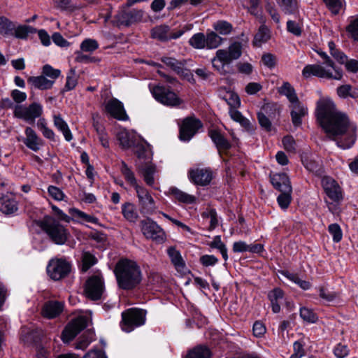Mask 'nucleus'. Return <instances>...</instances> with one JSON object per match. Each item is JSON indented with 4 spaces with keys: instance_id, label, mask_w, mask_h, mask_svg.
Instances as JSON below:
<instances>
[{
    "instance_id": "7ed1b4c3",
    "label": "nucleus",
    "mask_w": 358,
    "mask_h": 358,
    "mask_svg": "<svg viewBox=\"0 0 358 358\" xmlns=\"http://www.w3.org/2000/svg\"><path fill=\"white\" fill-rule=\"evenodd\" d=\"M116 138L122 148L127 150L136 148L138 159L145 157L150 161L152 157L150 145L134 130L121 127L116 132Z\"/></svg>"
},
{
    "instance_id": "2f4dec72",
    "label": "nucleus",
    "mask_w": 358,
    "mask_h": 358,
    "mask_svg": "<svg viewBox=\"0 0 358 358\" xmlns=\"http://www.w3.org/2000/svg\"><path fill=\"white\" fill-rule=\"evenodd\" d=\"M42 336V331L38 329L29 330L27 328H23L21 332V340L24 343L31 345L37 343Z\"/></svg>"
},
{
    "instance_id": "2eb2a0df",
    "label": "nucleus",
    "mask_w": 358,
    "mask_h": 358,
    "mask_svg": "<svg viewBox=\"0 0 358 358\" xmlns=\"http://www.w3.org/2000/svg\"><path fill=\"white\" fill-rule=\"evenodd\" d=\"M88 323V318L86 316H79L65 327L62 332V339L64 343H69L84 328H85Z\"/></svg>"
},
{
    "instance_id": "e2e57ef3",
    "label": "nucleus",
    "mask_w": 358,
    "mask_h": 358,
    "mask_svg": "<svg viewBox=\"0 0 358 358\" xmlns=\"http://www.w3.org/2000/svg\"><path fill=\"white\" fill-rule=\"evenodd\" d=\"M328 231L333 238L335 243H338L343 238V232L341 227L338 224H331L328 227Z\"/></svg>"
},
{
    "instance_id": "aec40b11",
    "label": "nucleus",
    "mask_w": 358,
    "mask_h": 358,
    "mask_svg": "<svg viewBox=\"0 0 358 358\" xmlns=\"http://www.w3.org/2000/svg\"><path fill=\"white\" fill-rule=\"evenodd\" d=\"M25 136H17V141H22L29 150L37 152L43 146L44 142L36 132L29 127H26L24 130Z\"/></svg>"
},
{
    "instance_id": "f257e3e1",
    "label": "nucleus",
    "mask_w": 358,
    "mask_h": 358,
    "mask_svg": "<svg viewBox=\"0 0 358 358\" xmlns=\"http://www.w3.org/2000/svg\"><path fill=\"white\" fill-rule=\"evenodd\" d=\"M317 120L327 136L343 149L350 148L356 141L357 127L348 116L336 108L329 98H321L317 102Z\"/></svg>"
},
{
    "instance_id": "dca6fc26",
    "label": "nucleus",
    "mask_w": 358,
    "mask_h": 358,
    "mask_svg": "<svg viewBox=\"0 0 358 358\" xmlns=\"http://www.w3.org/2000/svg\"><path fill=\"white\" fill-rule=\"evenodd\" d=\"M86 296L92 299H99L104 292V282L100 273H96L88 278L85 283Z\"/></svg>"
},
{
    "instance_id": "603ef678",
    "label": "nucleus",
    "mask_w": 358,
    "mask_h": 358,
    "mask_svg": "<svg viewBox=\"0 0 358 358\" xmlns=\"http://www.w3.org/2000/svg\"><path fill=\"white\" fill-rule=\"evenodd\" d=\"M99 43L95 39L85 38L80 45L82 52L92 53L99 48Z\"/></svg>"
},
{
    "instance_id": "f3484780",
    "label": "nucleus",
    "mask_w": 358,
    "mask_h": 358,
    "mask_svg": "<svg viewBox=\"0 0 358 358\" xmlns=\"http://www.w3.org/2000/svg\"><path fill=\"white\" fill-rule=\"evenodd\" d=\"M141 208V213L149 215L154 214L157 210L155 201L147 189L143 186L136 187L135 189Z\"/></svg>"
},
{
    "instance_id": "4c0bfd02",
    "label": "nucleus",
    "mask_w": 358,
    "mask_h": 358,
    "mask_svg": "<svg viewBox=\"0 0 358 358\" xmlns=\"http://www.w3.org/2000/svg\"><path fill=\"white\" fill-rule=\"evenodd\" d=\"M71 213L74 217L79 219L81 222L92 223L96 225L99 224V220L96 217L87 214L79 209L73 208L71 210Z\"/></svg>"
},
{
    "instance_id": "c85d7f7f",
    "label": "nucleus",
    "mask_w": 358,
    "mask_h": 358,
    "mask_svg": "<svg viewBox=\"0 0 358 358\" xmlns=\"http://www.w3.org/2000/svg\"><path fill=\"white\" fill-rule=\"evenodd\" d=\"M271 182L277 190H289L292 187L289 177L285 173H275L270 176Z\"/></svg>"
},
{
    "instance_id": "6e6d98bb",
    "label": "nucleus",
    "mask_w": 358,
    "mask_h": 358,
    "mask_svg": "<svg viewBox=\"0 0 358 358\" xmlns=\"http://www.w3.org/2000/svg\"><path fill=\"white\" fill-rule=\"evenodd\" d=\"M329 52L331 56L340 64H343L346 61V55L339 50L336 48V45L333 41L328 43Z\"/></svg>"
},
{
    "instance_id": "3c124183",
    "label": "nucleus",
    "mask_w": 358,
    "mask_h": 358,
    "mask_svg": "<svg viewBox=\"0 0 358 358\" xmlns=\"http://www.w3.org/2000/svg\"><path fill=\"white\" fill-rule=\"evenodd\" d=\"M161 61L177 73L182 71V64L173 57H163Z\"/></svg>"
},
{
    "instance_id": "e433bc0d",
    "label": "nucleus",
    "mask_w": 358,
    "mask_h": 358,
    "mask_svg": "<svg viewBox=\"0 0 358 358\" xmlns=\"http://www.w3.org/2000/svg\"><path fill=\"white\" fill-rule=\"evenodd\" d=\"M122 213L124 217L131 222H135L138 217L135 206L129 202L122 204Z\"/></svg>"
},
{
    "instance_id": "4be33fe9",
    "label": "nucleus",
    "mask_w": 358,
    "mask_h": 358,
    "mask_svg": "<svg viewBox=\"0 0 358 358\" xmlns=\"http://www.w3.org/2000/svg\"><path fill=\"white\" fill-rule=\"evenodd\" d=\"M189 178L194 184L205 186L210 182L213 178V173L209 169L196 168L189 171Z\"/></svg>"
},
{
    "instance_id": "13d9d810",
    "label": "nucleus",
    "mask_w": 358,
    "mask_h": 358,
    "mask_svg": "<svg viewBox=\"0 0 358 358\" xmlns=\"http://www.w3.org/2000/svg\"><path fill=\"white\" fill-rule=\"evenodd\" d=\"M13 29V24L8 18L0 16V34L10 35Z\"/></svg>"
},
{
    "instance_id": "473e14b6",
    "label": "nucleus",
    "mask_w": 358,
    "mask_h": 358,
    "mask_svg": "<svg viewBox=\"0 0 358 358\" xmlns=\"http://www.w3.org/2000/svg\"><path fill=\"white\" fill-rule=\"evenodd\" d=\"M268 297L271 303L272 311L278 313L280 311V303L284 298V293L280 288H275L270 291Z\"/></svg>"
},
{
    "instance_id": "052dcab7",
    "label": "nucleus",
    "mask_w": 358,
    "mask_h": 358,
    "mask_svg": "<svg viewBox=\"0 0 358 358\" xmlns=\"http://www.w3.org/2000/svg\"><path fill=\"white\" fill-rule=\"evenodd\" d=\"M48 193L49 196L57 201H63L65 197L64 192L60 188L54 185H50L48 187Z\"/></svg>"
},
{
    "instance_id": "bb28decb",
    "label": "nucleus",
    "mask_w": 358,
    "mask_h": 358,
    "mask_svg": "<svg viewBox=\"0 0 358 358\" xmlns=\"http://www.w3.org/2000/svg\"><path fill=\"white\" fill-rule=\"evenodd\" d=\"M18 209L17 202L12 194L3 195L0 198V211L6 215L14 214Z\"/></svg>"
},
{
    "instance_id": "9b49d317",
    "label": "nucleus",
    "mask_w": 358,
    "mask_h": 358,
    "mask_svg": "<svg viewBox=\"0 0 358 358\" xmlns=\"http://www.w3.org/2000/svg\"><path fill=\"white\" fill-rule=\"evenodd\" d=\"M43 109L41 104L33 103L28 106L15 105L14 108L15 117L22 119L28 123L32 124L36 118L41 116Z\"/></svg>"
},
{
    "instance_id": "79ce46f5",
    "label": "nucleus",
    "mask_w": 358,
    "mask_h": 358,
    "mask_svg": "<svg viewBox=\"0 0 358 358\" xmlns=\"http://www.w3.org/2000/svg\"><path fill=\"white\" fill-rule=\"evenodd\" d=\"M270 37V30L265 25H262L255 36L253 43L256 46H260L262 43H266Z\"/></svg>"
},
{
    "instance_id": "6ab92c4d",
    "label": "nucleus",
    "mask_w": 358,
    "mask_h": 358,
    "mask_svg": "<svg viewBox=\"0 0 358 358\" xmlns=\"http://www.w3.org/2000/svg\"><path fill=\"white\" fill-rule=\"evenodd\" d=\"M202 124L198 119L188 117L183 120L180 127V139L184 142L189 141L201 128Z\"/></svg>"
},
{
    "instance_id": "6e6552de",
    "label": "nucleus",
    "mask_w": 358,
    "mask_h": 358,
    "mask_svg": "<svg viewBox=\"0 0 358 358\" xmlns=\"http://www.w3.org/2000/svg\"><path fill=\"white\" fill-rule=\"evenodd\" d=\"M148 87L155 99L163 105L175 107L182 103L175 92L159 84L150 83Z\"/></svg>"
},
{
    "instance_id": "a878e982",
    "label": "nucleus",
    "mask_w": 358,
    "mask_h": 358,
    "mask_svg": "<svg viewBox=\"0 0 358 358\" xmlns=\"http://www.w3.org/2000/svg\"><path fill=\"white\" fill-rule=\"evenodd\" d=\"M141 159L142 158L139 159L141 160ZM143 159L145 160V165L143 166V164H138V172L143 176L145 183L152 187L155 183L154 174L156 172L155 166L152 164H150L152 159L150 161H148L145 157Z\"/></svg>"
},
{
    "instance_id": "c756f323",
    "label": "nucleus",
    "mask_w": 358,
    "mask_h": 358,
    "mask_svg": "<svg viewBox=\"0 0 358 358\" xmlns=\"http://www.w3.org/2000/svg\"><path fill=\"white\" fill-rule=\"evenodd\" d=\"M209 136L217 148L219 152L221 150H227L231 148L229 141L217 130H211Z\"/></svg>"
},
{
    "instance_id": "a19ab883",
    "label": "nucleus",
    "mask_w": 358,
    "mask_h": 358,
    "mask_svg": "<svg viewBox=\"0 0 358 358\" xmlns=\"http://www.w3.org/2000/svg\"><path fill=\"white\" fill-rule=\"evenodd\" d=\"M121 173L124 176L125 180L135 189L136 187H139L140 185L137 182V180L135 177L134 173L131 170V169L124 163H122L121 166Z\"/></svg>"
},
{
    "instance_id": "72a5a7b5",
    "label": "nucleus",
    "mask_w": 358,
    "mask_h": 358,
    "mask_svg": "<svg viewBox=\"0 0 358 358\" xmlns=\"http://www.w3.org/2000/svg\"><path fill=\"white\" fill-rule=\"evenodd\" d=\"M27 81L28 83L31 84L35 88L41 90L50 89L55 83L54 80L48 79L44 76L29 77Z\"/></svg>"
},
{
    "instance_id": "cd10ccee",
    "label": "nucleus",
    "mask_w": 358,
    "mask_h": 358,
    "mask_svg": "<svg viewBox=\"0 0 358 358\" xmlns=\"http://www.w3.org/2000/svg\"><path fill=\"white\" fill-rule=\"evenodd\" d=\"M167 253L176 271L180 274L186 273L187 272V268L180 252L175 248L171 247L168 248Z\"/></svg>"
},
{
    "instance_id": "0eeeda50",
    "label": "nucleus",
    "mask_w": 358,
    "mask_h": 358,
    "mask_svg": "<svg viewBox=\"0 0 358 358\" xmlns=\"http://www.w3.org/2000/svg\"><path fill=\"white\" fill-rule=\"evenodd\" d=\"M222 38L215 32L196 33L189 40V45L195 49H215L221 45Z\"/></svg>"
},
{
    "instance_id": "49530a36",
    "label": "nucleus",
    "mask_w": 358,
    "mask_h": 358,
    "mask_svg": "<svg viewBox=\"0 0 358 358\" xmlns=\"http://www.w3.org/2000/svg\"><path fill=\"white\" fill-rule=\"evenodd\" d=\"M210 352L209 349L205 346H197L191 350L187 355L186 358H210Z\"/></svg>"
},
{
    "instance_id": "7c9ffc66",
    "label": "nucleus",
    "mask_w": 358,
    "mask_h": 358,
    "mask_svg": "<svg viewBox=\"0 0 358 358\" xmlns=\"http://www.w3.org/2000/svg\"><path fill=\"white\" fill-rule=\"evenodd\" d=\"M53 122L55 127L62 133L64 138L67 141H70L73 138L71 131L66 122V121L59 114L53 115Z\"/></svg>"
},
{
    "instance_id": "680f3d73",
    "label": "nucleus",
    "mask_w": 358,
    "mask_h": 358,
    "mask_svg": "<svg viewBox=\"0 0 358 358\" xmlns=\"http://www.w3.org/2000/svg\"><path fill=\"white\" fill-rule=\"evenodd\" d=\"M300 316L309 323H315L317 320V315L312 310L305 307L300 309Z\"/></svg>"
},
{
    "instance_id": "5701e85b",
    "label": "nucleus",
    "mask_w": 358,
    "mask_h": 358,
    "mask_svg": "<svg viewBox=\"0 0 358 358\" xmlns=\"http://www.w3.org/2000/svg\"><path fill=\"white\" fill-rule=\"evenodd\" d=\"M292 122L294 127L302 124V118L308 115V108L299 99L290 103Z\"/></svg>"
},
{
    "instance_id": "412c9836",
    "label": "nucleus",
    "mask_w": 358,
    "mask_h": 358,
    "mask_svg": "<svg viewBox=\"0 0 358 358\" xmlns=\"http://www.w3.org/2000/svg\"><path fill=\"white\" fill-rule=\"evenodd\" d=\"M106 110L113 117L122 121H126L129 120L123 103L115 98L110 99L106 103Z\"/></svg>"
},
{
    "instance_id": "4468645a",
    "label": "nucleus",
    "mask_w": 358,
    "mask_h": 358,
    "mask_svg": "<svg viewBox=\"0 0 358 358\" xmlns=\"http://www.w3.org/2000/svg\"><path fill=\"white\" fill-rule=\"evenodd\" d=\"M190 28L184 27L178 30H171L170 27L165 24H162L154 27L151 30L152 37L161 41H167L175 40L182 36Z\"/></svg>"
},
{
    "instance_id": "a211bd4d",
    "label": "nucleus",
    "mask_w": 358,
    "mask_h": 358,
    "mask_svg": "<svg viewBox=\"0 0 358 358\" xmlns=\"http://www.w3.org/2000/svg\"><path fill=\"white\" fill-rule=\"evenodd\" d=\"M321 182L325 194L331 200L336 203L343 200L342 189L334 178L324 176Z\"/></svg>"
},
{
    "instance_id": "5fc2aeb1",
    "label": "nucleus",
    "mask_w": 358,
    "mask_h": 358,
    "mask_svg": "<svg viewBox=\"0 0 358 358\" xmlns=\"http://www.w3.org/2000/svg\"><path fill=\"white\" fill-rule=\"evenodd\" d=\"M82 271H87L91 266L96 264V258L90 252H85L82 257Z\"/></svg>"
},
{
    "instance_id": "4d7b16f0",
    "label": "nucleus",
    "mask_w": 358,
    "mask_h": 358,
    "mask_svg": "<svg viewBox=\"0 0 358 358\" xmlns=\"http://www.w3.org/2000/svg\"><path fill=\"white\" fill-rule=\"evenodd\" d=\"M337 94L339 97L346 99L348 96L356 97L358 96V91L352 92V87L350 85H343L337 88Z\"/></svg>"
},
{
    "instance_id": "b1692460",
    "label": "nucleus",
    "mask_w": 358,
    "mask_h": 358,
    "mask_svg": "<svg viewBox=\"0 0 358 358\" xmlns=\"http://www.w3.org/2000/svg\"><path fill=\"white\" fill-rule=\"evenodd\" d=\"M63 309V303L57 301H49L43 304L41 314L46 318L52 319L59 315Z\"/></svg>"
},
{
    "instance_id": "864d4df0",
    "label": "nucleus",
    "mask_w": 358,
    "mask_h": 358,
    "mask_svg": "<svg viewBox=\"0 0 358 358\" xmlns=\"http://www.w3.org/2000/svg\"><path fill=\"white\" fill-rule=\"evenodd\" d=\"M78 83V76L74 69H71L66 76V82L64 85V92H68L73 90Z\"/></svg>"
},
{
    "instance_id": "f03ea898",
    "label": "nucleus",
    "mask_w": 358,
    "mask_h": 358,
    "mask_svg": "<svg viewBox=\"0 0 358 358\" xmlns=\"http://www.w3.org/2000/svg\"><path fill=\"white\" fill-rule=\"evenodd\" d=\"M115 274L119 287L131 289L142 280V273L136 262L127 259L120 260L115 266Z\"/></svg>"
},
{
    "instance_id": "09e8293b",
    "label": "nucleus",
    "mask_w": 358,
    "mask_h": 358,
    "mask_svg": "<svg viewBox=\"0 0 358 358\" xmlns=\"http://www.w3.org/2000/svg\"><path fill=\"white\" fill-rule=\"evenodd\" d=\"M326 6L334 15L338 14L345 7L343 0H322Z\"/></svg>"
},
{
    "instance_id": "423d86ee",
    "label": "nucleus",
    "mask_w": 358,
    "mask_h": 358,
    "mask_svg": "<svg viewBox=\"0 0 358 358\" xmlns=\"http://www.w3.org/2000/svg\"><path fill=\"white\" fill-rule=\"evenodd\" d=\"M39 226L56 245H64L70 236L68 229L51 216H45L39 222Z\"/></svg>"
},
{
    "instance_id": "58836bf2",
    "label": "nucleus",
    "mask_w": 358,
    "mask_h": 358,
    "mask_svg": "<svg viewBox=\"0 0 358 358\" xmlns=\"http://www.w3.org/2000/svg\"><path fill=\"white\" fill-rule=\"evenodd\" d=\"M302 162L308 171L318 176L322 173V168L319 162H316L310 157H305L302 158Z\"/></svg>"
},
{
    "instance_id": "774afa93",
    "label": "nucleus",
    "mask_w": 358,
    "mask_h": 358,
    "mask_svg": "<svg viewBox=\"0 0 358 358\" xmlns=\"http://www.w3.org/2000/svg\"><path fill=\"white\" fill-rule=\"evenodd\" d=\"M225 100L230 106V108H237L241 105L239 96L234 92H228Z\"/></svg>"
},
{
    "instance_id": "c03bdc74",
    "label": "nucleus",
    "mask_w": 358,
    "mask_h": 358,
    "mask_svg": "<svg viewBox=\"0 0 358 358\" xmlns=\"http://www.w3.org/2000/svg\"><path fill=\"white\" fill-rule=\"evenodd\" d=\"M346 32L349 38L358 42V17L350 18Z\"/></svg>"
},
{
    "instance_id": "a18cd8bd",
    "label": "nucleus",
    "mask_w": 358,
    "mask_h": 358,
    "mask_svg": "<svg viewBox=\"0 0 358 358\" xmlns=\"http://www.w3.org/2000/svg\"><path fill=\"white\" fill-rule=\"evenodd\" d=\"M209 246L212 248L217 249L221 253L224 261H227V248L225 244L222 241L220 236H215L213 241L209 243Z\"/></svg>"
},
{
    "instance_id": "8fccbe9b",
    "label": "nucleus",
    "mask_w": 358,
    "mask_h": 358,
    "mask_svg": "<svg viewBox=\"0 0 358 358\" xmlns=\"http://www.w3.org/2000/svg\"><path fill=\"white\" fill-rule=\"evenodd\" d=\"M213 29L221 35H227L232 31V25L224 20L215 22L213 25Z\"/></svg>"
},
{
    "instance_id": "f8f14e48",
    "label": "nucleus",
    "mask_w": 358,
    "mask_h": 358,
    "mask_svg": "<svg viewBox=\"0 0 358 358\" xmlns=\"http://www.w3.org/2000/svg\"><path fill=\"white\" fill-rule=\"evenodd\" d=\"M71 271L70 263L64 258H53L50 260L47 272L54 280H59L66 276Z\"/></svg>"
},
{
    "instance_id": "393cba45",
    "label": "nucleus",
    "mask_w": 358,
    "mask_h": 358,
    "mask_svg": "<svg viewBox=\"0 0 358 358\" xmlns=\"http://www.w3.org/2000/svg\"><path fill=\"white\" fill-rule=\"evenodd\" d=\"M169 194L172 196V199L175 202L182 204H194L197 200L195 196L189 194L175 187L169 188Z\"/></svg>"
},
{
    "instance_id": "1a4fd4ad",
    "label": "nucleus",
    "mask_w": 358,
    "mask_h": 358,
    "mask_svg": "<svg viewBox=\"0 0 358 358\" xmlns=\"http://www.w3.org/2000/svg\"><path fill=\"white\" fill-rule=\"evenodd\" d=\"M145 316L146 312L142 309L131 308L123 312L120 324L122 331L129 333L135 328L143 325L145 322Z\"/></svg>"
},
{
    "instance_id": "f704fd0d",
    "label": "nucleus",
    "mask_w": 358,
    "mask_h": 358,
    "mask_svg": "<svg viewBox=\"0 0 358 358\" xmlns=\"http://www.w3.org/2000/svg\"><path fill=\"white\" fill-rule=\"evenodd\" d=\"M229 113L231 118L235 122H238L245 131L248 132L254 131V128L249 120L243 117L241 113L237 110L236 108H229Z\"/></svg>"
},
{
    "instance_id": "9d476101",
    "label": "nucleus",
    "mask_w": 358,
    "mask_h": 358,
    "mask_svg": "<svg viewBox=\"0 0 358 358\" xmlns=\"http://www.w3.org/2000/svg\"><path fill=\"white\" fill-rule=\"evenodd\" d=\"M130 6L124 4L116 14L113 23L117 27H129L133 24L141 22L143 17L141 10H129Z\"/></svg>"
},
{
    "instance_id": "20e7f679",
    "label": "nucleus",
    "mask_w": 358,
    "mask_h": 358,
    "mask_svg": "<svg viewBox=\"0 0 358 358\" xmlns=\"http://www.w3.org/2000/svg\"><path fill=\"white\" fill-rule=\"evenodd\" d=\"M302 74L306 78L313 76L320 78L336 80H341L343 76L342 69L336 66L331 59L306 65L303 69Z\"/></svg>"
},
{
    "instance_id": "ddd939ff",
    "label": "nucleus",
    "mask_w": 358,
    "mask_h": 358,
    "mask_svg": "<svg viewBox=\"0 0 358 358\" xmlns=\"http://www.w3.org/2000/svg\"><path fill=\"white\" fill-rule=\"evenodd\" d=\"M141 229L146 238L162 242L165 239L164 229L155 221L148 218L141 221Z\"/></svg>"
},
{
    "instance_id": "0e129e2a",
    "label": "nucleus",
    "mask_w": 358,
    "mask_h": 358,
    "mask_svg": "<svg viewBox=\"0 0 358 358\" xmlns=\"http://www.w3.org/2000/svg\"><path fill=\"white\" fill-rule=\"evenodd\" d=\"M203 217H207L210 219L209 229L213 230L215 229L218 225V219L215 210L210 209L208 212H205L202 215Z\"/></svg>"
},
{
    "instance_id": "bf43d9fd",
    "label": "nucleus",
    "mask_w": 358,
    "mask_h": 358,
    "mask_svg": "<svg viewBox=\"0 0 358 358\" xmlns=\"http://www.w3.org/2000/svg\"><path fill=\"white\" fill-rule=\"evenodd\" d=\"M94 334L91 331L82 336L80 341L76 343V348L78 350H85L94 340Z\"/></svg>"
},
{
    "instance_id": "69168bd1",
    "label": "nucleus",
    "mask_w": 358,
    "mask_h": 358,
    "mask_svg": "<svg viewBox=\"0 0 358 358\" xmlns=\"http://www.w3.org/2000/svg\"><path fill=\"white\" fill-rule=\"evenodd\" d=\"M349 352L350 350L345 344L338 343L334 348V354L337 358H345L348 356Z\"/></svg>"
},
{
    "instance_id": "39448f33",
    "label": "nucleus",
    "mask_w": 358,
    "mask_h": 358,
    "mask_svg": "<svg viewBox=\"0 0 358 358\" xmlns=\"http://www.w3.org/2000/svg\"><path fill=\"white\" fill-rule=\"evenodd\" d=\"M242 54V45L239 42L231 43L227 49H219L216 51L215 57L211 60L213 68L220 74L229 73V64L238 59Z\"/></svg>"
},
{
    "instance_id": "37998d69",
    "label": "nucleus",
    "mask_w": 358,
    "mask_h": 358,
    "mask_svg": "<svg viewBox=\"0 0 358 358\" xmlns=\"http://www.w3.org/2000/svg\"><path fill=\"white\" fill-rule=\"evenodd\" d=\"M278 92L285 96L290 103L299 99L293 87L288 83L284 82L278 88Z\"/></svg>"
},
{
    "instance_id": "de8ad7c7",
    "label": "nucleus",
    "mask_w": 358,
    "mask_h": 358,
    "mask_svg": "<svg viewBox=\"0 0 358 358\" xmlns=\"http://www.w3.org/2000/svg\"><path fill=\"white\" fill-rule=\"evenodd\" d=\"M280 192L281 194L277 198V201L280 207L285 210L289 207L292 201V188H290L289 190L285 189Z\"/></svg>"
},
{
    "instance_id": "338daca9",
    "label": "nucleus",
    "mask_w": 358,
    "mask_h": 358,
    "mask_svg": "<svg viewBox=\"0 0 358 358\" xmlns=\"http://www.w3.org/2000/svg\"><path fill=\"white\" fill-rule=\"evenodd\" d=\"M42 72L44 76L49 77L50 80L54 81L60 76L61 73V71L59 69H55L48 64H46L43 67Z\"/></svg>"
},
{
    "instance_id": "ea45409f",
    "label": "nucleus",
    "mask_w": 358,
    "mask_h": 358,
    "mask_svg": "<svg viewBox=\"0 0 358 358\" xmlns=\"http://www.w3.org/2000/svg\"><path fill=\"white\" fill-rule=\"evenodd\" d=\"M278 3L285 14H296L298 12L299 7L296 0H278Z\"/></svg>"
},
{
    "instance_id": "c9c22d12",
    "label": "nucleus",
    "mask_w": 358,
    "mask_h": 358,
    "mask_svg": "<svg viewBox=\"0 0 358 358\" xmlns=\"http://www.w3.org/2000/svg\"><path fill=\"white\" fill-rule=\"evenodd\" d=\"M37 29L29 25H19L17 27L13 26V29L10 34H13L15 37L20 39H27L31 34H34Z\"/></svg>"
}]
</instances>
